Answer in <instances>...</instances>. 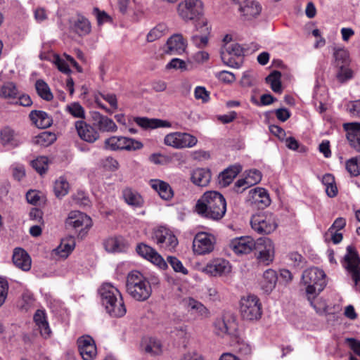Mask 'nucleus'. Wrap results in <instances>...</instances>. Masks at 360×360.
I'll return each mask as SVG.
<instances>
[{"label": "nucleus", "instance_id": "1", "mask_svg": "<svg viewBox=\"0 0 360 360\" xmlns=\"http://www.w3.org/2000/svg\"><path fill=\"white\" fill-rule=\"evenodd\" d=\"M229 247L237 255L248 254L255 250L259 252V262L266 265L274 257V246L269 238H259L257 240L250 236L236 238L230 242Z\"/></svg>", "mask_w": 360, "mask_h": 360}, {"label": "nucleus", "instance_id": "2", "mask_svg": "<svg viewBox=\"0 0 360 360\" xmlns=\"http://www.w3.org/2000/svg\"><path fill=\"white\" fill-rule=\"evenodd\" d=\"M195 210L202 217L213 221H219L226 214V201L219 192L207 191L198 200Z\"/></svg>", "mask_w": 360, "mask_h": 360}, {"label": "nucleus", "instance_id": "3", "mask_svg": "<svg viewBox=\"0 0 360 360\" xmlns=\"http://www.w3.org/2000/svg\"><path fill=\"white\" fill-rule=\"evenodd\" d=\"M106 311L113 317H122L127 309L120 292L110 283H104L98 290Z\"/></svg>", "mask_w": 360, "mask_h": 360}, {"label": "nucleus", "instance_id": "4", "mask_svg": "<svg viewBox=\"0 0 360 360\" xmlns=\"http://www.w3.org/2000/svg\"><path fill=\"white\" fill-rule=\"evenodd\" d=\"M126 290L134 300L143 302L148 300L152 288L149 281L139 271L130 272L126 281Z\"/></svg>", "mask_w": 360, "mask_h": 360}, {"label": "nucleus", "instance_id": "5", "mask_svg": "<svg viewBox=\"0 0 360 360\" xmlns=\"http://www.w3.org/2000/svg\"><path fill=\"white\" fill-rule=\"evenodd\" d=\"M302 284L305 287L308 300L315 299L326 285V274L319 268H309L302 273Z\"/></svg>", "mask_w": 360, "mask_h": 360}, {"label": "nucleus", "instance_id": "6", "mask_svg": "<svg viewBox=\"0 0 360 360\" xmlns=\"http://www.w3.org/2000/svg\"><path fill=\"white\" fill-rule=\"evenodd\" d=\"M143 143L137 140L122 136H112L104 141L103 147L106 150H136L142 148Z\"/></svg>", "mask_w": 360, "mask_h": 360}, {"label": "nucleus", "instance_id": "7", "mask_svg": "<svg viewBox=\"0 0 360 360\" xmlns=\"http://www.w3.org/2000/svg\"><path fill=\"white\" fill-rule=\"evenodd\" d=\"M240 311L243 319L258 320L262 316V308L257 296L250 295L240 300Z\"/></svg>", "mask_w": 360, "mask_h": 360}, {"label": "nucleus", "instance_id": "8", "mask_svg": "<svg viewBox=\"0 0 360 360\" xmlns=\"http://www.w3.org/2000/svg\"><path fill=\"white\" fill-rule=\"evenodd\" d=\"M250 224L252 228L259 234H269L277 227L276 217L271 212L253 215Z\"/></svg>", "mask_w": 360, "mask_h": 360}, {"label": "nucleus", "instance_id": "9", "mask_svg": "<svg viewBox=\"0 0 360 360\" xmlns=\"http://www.w3.org/2000/svg\"><path fill=\"white\" fill-rule=\"evenodd\" d=\"M342 264L356 285L360 282V257L354 246L347 247Z\"/></svg>", "mask_w": 360, "mask_h": 360}, {"label": "nucleus", "instance_id": "10", "mask_svg": "<svg viewBox=\"0 0 360 360\" xmlns=\"http://www.w3.org/2000/svg\"><path fill=\"white\" fill-rule=\"evenodd\" d=\"M177 11L184 21L193 20L203 14V4L201 0H184L179 4Z\"/></svg>", "mask_w": 360, "mask_h": 360}, {"label": "nucleus", "instance_id": "11", "mask_svg": "<svg viewBox=\"0 0 360 360\" xmlns=\"http://www.w3.org/2000/svg\"><path fill=\"white\" fill-rule=\"evenodd\" d=\"M244 49L237 44L226 45L221 50V58L224 64L231 68H239L243 63Z\"/></svg>", "mask_w": 360, "mask_h": 360}, {"label": "nucleus", "instance_id": "12", "mask_svg": "<svg viewBox=\"0 0 360 360\" xmlns=\"http://www.w3.org/2000/svg\"><path fill=\"white\" fill-rule=\"evenodd\" d=\"M198 139L195 136L181 132H173L167 134L164 139L165 145L175 148H192L196 145Z\"/></svg>", "mask_w": 360, "mask_h": 360}, {"label": "nucleus", "instance_id": "13", "mask_svg": "<svg viewBox=\"0 0 360 360\" xmlns=\"http://www.w3.org/2000/svg\"><path fill=\"white\" fill-rule=\"evenodd\" d=\"M214 237L205 232H200L195 235L193 241V250L198 255L209 254L214 248Z\"/></svg>", "mask_w": 360, "mask_h": 360}, {"label": "nucleus", "instance_id": "14", "mask_svg": "<svg viewBox=\"0 0 360 360\" xmlns=\"http://www.w3.org/2000/svg\"><path fill=\"white\" fill-rule=\"evenodd\" d=\"M78 350L84 360H93L96 354L97 349L94 340L88 335L79 337L77 340Z\"/></svg>", "mask_w": 360, "mask_h": 360}, {"label": "nucleus", "instance_id": "15", "mask_svg": "<svg viewBox=\"0 0 360 360\" xmlns=\"http://www.w3.org/2000/svg\"><path fill=\"white\" fill-rule=\"evenodd\" d=\"M93 125L98 131L103 133H115L117 131V126L112 119L99 112H94L91 114Z\"/></svg>", "mask_w": 360, "mask_h": 360}, {"label": "nucleus", "instance_id": "16", "mask_svg": "<svg viewBox=\"0 0 360 360\" xmlns=\"http://www.w3.org/2000/svg\"><path fill=\"white\" fill-rule=\"evenodd\" d=\"M136 250L140 256L151 262L161 269H165L167 267V262L153 248L144 243H141L137 245Z\"/></svg>", "mask_w": 360, "mask_h": 360}, {"label": "nucleus", "instance_id": "17", "mask_svg": "<svg viewBox=\"0 0 360 360\" xmlns=\"http://www.w3.org/2000/svg\"><path fill=\"white\" fill-rule=\"evenodd\" d=\"M65 225L68 228L75 229H88L91 225V219L86 214L79 211H72L65 220Z\"/></svg>", "mask_w": 360, "mask_h": 360}, {"label": "nucleus", "instance_id": "18", "mask_svg": "<svg viewBox=\"0 0 360 360\" xmlns=\"http://www.w3.org/2000/svg\"><path fill=\"white\" fill-rule=\"evenodd\" d=\"M75 128L79 136L86 142L94 143L100 138L99 132L96 127L93 124H87L84 121H77L75 122Z\"/></svg>", "mask_w": 360, "mask_h": 360}, {"label": "nucleus", "instance_id": "19", "mask_svg": "<svg viewBox=\"0 0 360 360\" xmlns=\"http://www.w3.org/2000/svg\"><path fill=\"white\" fill-rule=\"evenodd\" d=\"M202 271L211 276H220L231 271L229 262L224 259L217 258L209 262L203 269Z\"/></svg>", "mask_w": 360, "mask_h": 360}, {"label": "nucleus", "instance_id": "20", "mask_svg": "<svg viewBox=\"0 0 360 360\" xmlns=\"http://www.w3.org/2000/svg\"><path fill=\"white\" fill-rule=\"evenodd\" d=\"M183 305L186 310L191 314L200 319L209 317L210 311L200 302L193 299V297H186L182 300Z\"/></svg>", "mask_w": 360, "mask_h": 360}, {"label": "nucleus", "instance_id": "21", "mask_svg": "<svg viewBox=\"0 0 360 360\" xmlns=\"http://www.w3.org/2000/svg\"><path fill=\"white\" fill-rule=\"evenodd\" d=\"M214 333L218 336L233 338L236 335V323L229 319L226 320L224 317L217 319L214 323Z\"/></svg>", "mask_w": 360, "mask_h": 360}, {"label": "nucleus", "instance_id": "22", "mask_svg": "<svg viewBox=\"0 0 360 360\" xmlns=\"http://www.w3.org/2000/svg\"><path fill=\"white\" fill-rule=\"evenodd\" d=\"M345 129L347 131V139L350 146L360 153V123L345 124Z\"/></svg>", "mask_w": 360, "mask_h": 360}, {"label": "nucleus", "instance_id": "23", "mask_svg": "<svg viewBox=\"0 0 360 360\" xmlns=\"http://www.w3.org/2000/svg\"><path fill=\"white\" fill-rule=\"evenodd\" d=\"M29 117L32 122L38 128L46 129L53 124L52 117L46 112L34 110L30 112Z\"/></svg>", "mask_w": 360, "mask_h": 360}, {"label": "nucleus", "instance_id": "24", "mask_svg": "<svg viewBox=\"0 0 360 360\" xmlns=\"http://www.w3.org/2000/svg\"><path fill=\"white\" fill-rule=\"evenodd\" d=\"M33 319L35 323V330H39L40 335L44 338H49L51 330L46 320L44 311L40 309L37 310L34 314Z\"/></svg>", "mask_w": 360, "mask_h": 360}, {"label": "nucleus", "instance_id": "25", "mask_svg": "<svg viewBox=\"0 0 360 360\" xmlns=\"http://www.w3.org/2000/svg\"><path fill=\"white\" fill-rule=\"evenodd\" d=\"M166 53L170 55H179L184 52L186 43L181 34L172 35L167 41Z\"/></svg>", "mask_w": 360, "mask_h": 360}, {"label": "nucleus", "instance_id": "26", "mask_svg": "<svg viewBox=\"0 0 360 360\" xmlns=\"http://www.w3.org/2000/svg\"><path fill=\"white\" fill-rule=\"evenodd\" d=\"M70 30L79 36L84 37L91 32V25L86 18L78 15L70 22Z\"/></svg>", "mask_w": 360, "mask_h": 360}, {"label": "nucleus", "instance_id": "27", "mask_svg": "<svg viewBox=\"0 0 360 360\" xmlns=\"http://www.w3.org/2000/svg\"><path fill=\"white\" fill-rule=\"evenodd\" d=\"M13 262L19 269L27 271L31 268V258L27 252L20 248L13 250Z\"/></svg>", "mask_w": 360, "mask_h": 360}, {"label": "nucleus", "instance_id": "28", "mask_svg": "<svg viewBox=\"0 0 360 360\" xmlns=\"http://www.w3.org/2000/svg\"><path fill=\"white\" fill-rule=\"evenodd\" d=\"M211 177V172L207 168H196L191 174V181L198 186H207L210 182Z\"/></svg>", "mask_w": 360, "mask_h": 360}, {"label": "nucleus", "instance_id": "29", "mask_svg": "<svg viewBox=\"0 0 360 360\" xmlns=\"http://www.w3.org/2000/svg\"><path fill=\"white\" fill-rule=\"evenodd\" d=\"M277 281L278 276L274 270L271 269L266 270L260 281L262 290L266 293H270L275 288Z\"/></svg>", "mask_w": 360, "mask_h": 360}, {"label": "nucleus", "instance_id": "30", "mask_svg": "<svg viewBox=\"0 0 360 360\" xmlns=\"http://www.w3.org/2000/svg\"><path fill=\"white\" fill-rule=\"evenodd\" d=\"M241 167L240 165L231 166L223 172H221L218 176V183L221 187H226L240 172Z\"/></svg>", "mask_w": 360, "mask_h": 360}, {"label": "nucleus", "instance_id": "31", "mask_svg": "<svg viewBox=\"0 0 360 360\" xmlns=\"http://www.w3.org/2000/svg\"><path fill=\"white\" fill-rule=\"evenodd\" d=\"M150 186L158 193L162 199L169 200L173 197V191L167 182L159 179H153L150 181Z\"/></svg>", "mask_w": 360, "mask_h": 360}, {"label": "nucleus", "instance_id": "32", "mask_svg": "<svg viewBox=\"0 0 360 360\" xmlns=\"http://www.w3.org/2000/svg\"><path fill=\"white\" fill-rule=\"evenodd\" d=\"M122 197L126 203L134 207H141L144 200L142 196L135 190L131 188H125L122 190Z\"/></svg>", "mask_w": 360, "mask_h": 360}, {"label": "nucleus", "instance_id": "33", "mask_svg": "<svg viewBox=\"0 0 360 360\" xmlns=\"http://www.w3.org/2000/svg\"><path fill=\"white\" fill-rule=\"evenodd\" d=\"M239 11L245 16L246 19L250 20L259 15L262 11L260 4L255 1H249L239 6Z\"/></svg>", "mask_w": 360, "mask_h": 360}, {"label": "nucleus", "instance_id": "34", "mask_svg": "<svg viewBox=\"0 0 360 360\" xmlns=\"http://www.w3.org/2000/svg\"><path fill=\"white\" fill-rule=\"evenodd\" d=\"M134 122L143 129H156L160 127H170L171 124L166 120L159 119H148L147 117H135Z\"/></svg>", "mask_w": 360, "mask_h": 360}, {"label": "nucleus", "instance_id": "35", "mask_svg": "<svg viewBox=\"0 0 360 360\" xmlns=\"http://www.w3.org/2000/svg\"><path fill=\"white\" fill-rule=\"evenodd\" d=\"M252 191V201L259 208L264 209L270 205L271 200L269 195L264 188H257Z\"/></svg>", "mask_w": 360, "mask_h": 360}, {"label": "nucleus", "instance_id": "36", "mask_svg": "<svg viewBox=\"0 0 360 360\" xmlns=\"http://www.w3.org/2000/svg\"><path fill=\"white\" fill-rule=\"evenodd\" d=\"M75 245V240L72 237L63 239L60 245L55 250L57 255L60 257L66 258L74 250Z\"/></svg>", "mask_w": 360, "mask_h": 360}, {"label": "nucleus", "instance_id": "37", "mask_svg": "<svg viewBox=\"0 0 360 360\" xmlns=\"http://www.w3.org/2000/svg\"><path fill=\"white\" fill-rule=\"evenodd\" d=\"M35 89L37 94L42 99L50 101L53 100V95L48 84L43 79H38L35 82Z\"/></svg>", "mask_w": 360, "mask_h": 360}, {"label": "nucleus", "instance_id": "38", "mask_svg": "<svg viewBox=\"0 0 360 360\" xmlns=\"http://www.w3.org/2000/svg\"><path fill=\"white\" fill-rule=\"evenodd\" d=\"M333 57L335 58L334 65L336 68L341 66H348L349 58L348 51L343 48L334 49Z\"/></svg>", "mask_w": 360, "mask_h": 360}, {"label": "nucleus", "instance_id": "39", "mask_svg": "<svg viewBox=\"0 0 360 360\" xmlns=\"http://www.w3.org/2000/svg\"><path fill=\"white\" fill-rule=\"evenodd\" d=\"M281 77V73L278 70H274L266 77V82L270 84L275 93H281L282 91Z\"/></svg>", "mask_w": 360, "mask_h": 360}, {"label": "nucleus", "instance_id": "40", "mask_svg": "<svg viewBox=\"0 0 360 360\" xmlns=\"http://www.w3.org/2000/svg\"><path fill=\"white\" fill-rule=\"evenodd\" d=\"M15 136V131L8 127H4L0 131V139L3 145L17 146Z\"/></svg>", "mask_w": 360, "mask_h": 360}, {"label": "nucleus", "instance_id": "41", "mask_svg": "<svg viewBox=\"0 0 360 360\" xmlns=\"http://www.w3.org/2000/svg\"><path fill=\"white\" fill-rule=\"evenodd\" d=\"M56 139V137L55 134L49 131H44L34 138V143L41 146L46 147L53 143Z\"/></svg>", "mask_w": 360, "mask_h": 360}, {"label": "nucleus", "instance_id": "42", "mask_svg": "<svg viewBox=\"0 0 360 360\" xmlns=\"http://www.w3.org/2000/svg\"><path fill=\"white\" fill-rule=\"evenodd\" d=\"M18 91L13 82L4 84L0 89V96L5 98H15L18 96Z\"/></svg>", "mask_w": 360, "mask_h": 360}, {"label": "nucleus", "instance_id": "43", "mask_svg": "<svg viewBox=\"0 0 360 360\" xmlns=\"http://www.w3.org/2000/svg\"><path fill=\"white\" fill-rule=\"evenodd\" d=\"M233 341L232 345L235 347V349L242 355H248L251 352V348L250 345L245 342L243 340L238 337L236 335L233 337Z\"/></svg>", "mask_w": 360, "mask_h": 360}, {"label": "nucleus", "instance_id": "44", "mask_svg": "<svg viewBox=\"0 0 360 360\" xmlns=\"http://www.w3.org/2000/svg\"><path fill=\"white\" fill-rule=\"evenodd\" d=\"M346 169L352 176L360 175V155L348 160L346 162Z\"/></svg>", "mask_w": 360, "mask_h": 360}, {"label": "nucleus", "instance_id": "45", "mask_svg": "<svg viewBox=\"0 0 360 360\" xmlns=\"http://www.w3.org/2000/svg\"><path fill=\"white\" fill-rule=\"evenodd\" d=\"M32 167L41 175L48 169V158L41 156L31 162Z\"/></svg>", "mask_w": 360, "mask_h": 360}, {"label": "nucleus", "instance_id": "46", "mask_svg": "<svg viewBox=\"0 0 360 360\" xmlns=\"http://www.w3.org/2000/svg\"><path fill=\"white\" fill-rule=\"evenodd\" d=\"M69 188L68 182L63 178L56 181L54 184V192L58 198L63 197L68 193Z\"/></svg>", "mask_w": 360, "mask_h": 360}, {"label": "nucleus", "instance_id": "47", "mask_svg": "<svg viewBox=\"0 0 360 360\" xmlns=\"http://www.w3.org/2000/svg\"><path fill=\"white\" fill-rule=\"evenodd\" d=\"M169 231L167 228L160 226L154 231L153 238L157 244L162 245L167 240Z\"/></svg>", "mask_w": 360, "mask_h": 360}, {"label": "nucleus", "instance_id": "48", "mask_svg": "<svg viewBox=\"0 0 360 360\" xmlns=\"http://www.w3.org/2000/svg\"><path fill=\"white\" fill-rule=\"evenodd\" d=\"M338 68V70L336 73V77L340 82L344 83L352 78L353 72L347 66H341Z\"/></svg>", "mask_w": 360, "mask_h": 360}, {"label": "nucleus", "instance_id": "49", "mask_svg": "<svg viewBox=\"0 0 360 360\" xmlns=\"http://www.w3.org/2000/svg\"><path fill=\"white\" fill-rule=\"evenodd\" d=\"M167 259L174 271L181 273L184 275H186L188 274V270L184 266L182 262L176 257L168 256Z\"/></svg>", "mask_w": 360, "mask_h": 360}, {"label": "nucleus", "instance_id": "50", "mask_svg": "<svg viewBox=\"0 0 360 360\" xmlns=\"http://www.w3.org/2000/svg\"><path fill=\"white\" fill-rule=\"evenodd\" d=\"M67 110L75 117H85L84 109L79 103H73L68 105Z\"/></svg>", "mask_w": 360, "mask_h": 360}, {"label": "nucleus", "instance_id": "51", "mask_svg": "<svg viewBox=\"0 0 360 360\" xmlns=\"http://www.w3.org/2000/svg\"><path fill=\"white\" fill-rule=\"evenodd\" d=\"M105 247L108 252H121L122 248L117 238H110L105 242Z\"/></svg>", "mask_w": 360, "mask_h": 360}, {"label": "nucleus", "instance_id": "52", "mask_svg": "<svg viewBox=\"0 0 360 360\" xmlns=\"http://www.w3.org/2000/svg\"><path fill=\"white\" fill-rule=\"evenodd\" d=\"M73 202L79 206H89L90 200L86 194L82 191H78L72 195Z\"/></svg>", "mask_w": 360, "mask_h": 360}, {"label": "nucleus", "instance_id": "53", "mask_svg": "<svg viewBox=\"0 0 360 360\" xmlns=\"http://www.w3.org/2000/svg\"><path fill=\"white\" fill-rule=\"evenodd\" d=\"M165 27L163 25H158L152 29L147 34L148 41L152 42L160 38L164 34Z\"/></svg>", "mask_w": 360, "mask_h": 360}, {"label": "nucleus", "instance_id": "54", "mask_svg": "<svg viewBox=\"0 0 360 360\" xmlns=\"http://www.w3.org/2000/svg\"><path fill=\"white\" fill-rule=\"evenodd\" d=\"M34 299L30 292H25L22 295L20 307L22 310L27 311L33 304Z\"/></svg>", "mask_w": 360, "mask_h": 360}, {"label": "nucleus", "instance_id": "55", "mask_svg": "<svg viewBox=\"0 0 360 360\" xmlns=\"http://www.w3.org/2000/svg\"><path fill=\"white\" fill-rule=\"evenodd\" d=\"M246 176H248V184L249 186H253L258 184L262 179V174L257 169H250L248 173Z\"/></svg>", "mask_w": 360, "mask_h": 360}, {"label": "nucleus", "instance_id": "56", "mask_svg": "<svg viewBox=\"0 0 360 360\" xmlns=\"http://www.w3.org/2000/svg\"><path fill=\"white\" fill-rule=\"evenodd\" d=\"M195 98L206 103L210 100V93L203 86H197L194 91Z\"/></svg>", "mask_w": 360, "mask_h": 360}, {"label": "nucleus", "instance_id": "57", "mask_svg": "<svg viewBox=\"0 0 360 360\" xmlns=\"http://www.w3.org/2000/svg\"><path fill=\"white\" fill-rule=\"evenodd\" d=\"M8 283L6 280L0 278V307L4 304L8 296Z\"/></svg>", "mask_w": 360, "mask_h": 360}, {"label": "nucleus", "instance_id": "58", "mask_svg": "<svg viewBox=\"0 0 360 360\" xmlns=\"http://www.w3.org/2000/svg\"><path fill=\"white\" fill-rule=\"evenodd\" d=\"M54 63L61 72L65 74H70L71 72L67 61L60 58L58 56L56 57Z\"/></svg>", "mask_w": 360, "mask_h": 360}, {"label": "nucleus", "instance_id": "59", "mask_svg": "<svg viewBox=\"0 0 360 360\" xmlns=\"http://www.w3.org/2000/svg\"><path fill=\"white\" fill-rule=\"evenodd\" d=\"M177 245L178 240L176 237L171 231H169L167 240L162 246L169 250H172L176 247Z\"/></svg>", "mask_w": 360, "mask_h": 360}, {"label": "nucleus", "instance_id": "60", "mask_svg": "<svg viewBox=\"0 0 360 360\" xmlns=\"http://www.w3.org/2000/svg\"><path fill=\"white\" fill-rule=\"evenodd\" d=\"M191 41L195 46L202 49L207 46L208 43V37L206 35L200 36L195 34L191 37Z\"/></svg>", "mask_w": 360, "mask_h": 360}, {"label": "nucleus", "instance_id": "61", "mask_svg": "<svg viewBox=\"0 0 360 360\" xmlns=\"http://www.w3.org/2000/svg\"><path fill=\"white\" fill-rule=\"evenodd\" d=\"M166 67L167 69L186 70V64L185 61L179 58H173Z\"/></svg>", "mask_w": 360, "mask_h": 360}, {"label": "nucleus", "instance_id": "62", "mask_svg": "<svg viewBox=\"0 0 360 360\" xmlns=\"http://www.w3.org/2000/svg\"><path fill=\"white\" fill-rule=\"evenodd\" d=\"M347 110L352 116H360V100L349 102L347 104Z\"/></svg>", "mask_w": 360, "mask_h": 360}, {"label": "nucleus", "instance_id": "63", "mask_svg": "<svg viewBox=\"0 0 360 360\" xmlns=\"http://www.w3.org/2000/svg\"><path fill=\"white\" fill-rule=\"evenodd\" d=\"M101 96L105 101H107L110 105V106L113 109H115V110L117 109L118 104H117V99L115 94H101Z\"/></svg>", "mask_w": 360, "mask_h": 360}, {"label": "nucleus", "instance_id": "64", "mask_svg": "<svg viewBox=\"0 0 360 360\" xmlns=\"http://www.w3.org/2000/svg\"><path fill=\"white\" fill-rule=\"evenodd\" d=\"M217 77L219 80L226 83H231L236 79L235 75L232 72L225 70L220 72Z\"/></svg>", "mask_w": 360, "mask_h": 360}]
</instances>
